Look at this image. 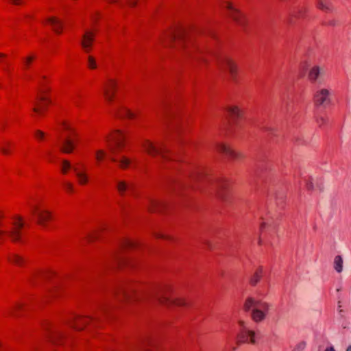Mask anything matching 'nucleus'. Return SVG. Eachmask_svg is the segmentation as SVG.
Returning <instances> with one entry per match:
<instances>
[{"instance_id":"c756f323","label":"nucleus","mask_w":351,"mask_h":351,"mask_svg":"<svg viewBox=\"0 0 351 351\" xmlns=\"http://www.w3.org/2000/svg\"><path fill=\"white\" fill-rule=\"evenodd\" d=\"M71 168V165L69 161L63 160L62 162V172L66 173L67 171Z\"/></svg>"},{"instance_id":"20e7f679","label":"nucleus","mask_w":351,"mask_h":351,"mask_svg":"<svg viewBox=\"0 0 351 351\" xmlns=\"http://www.w3.org/2000/svg\"><path fill=\"white\" fill-rule=\"evenodd\" d=\"M313 101L317 107H326L332 101V90L330 87H317L313 95Z\"/></svg>"},{"instance_id":"6e6d98bb","label":"nucleus","mask_w":351,"mask_h":351,"mask_svg":"<svg viewBox=\"0 0 351 351\" xmlns=\"http://www.w3.org/2000/svg\"><path fill=\"white\" fill-rule=\"evenodd\" d=\"M346 351H351V345H349L347 348H346Z\"/></svg>"},{"instance_id":"8fccbe9b","label":"nucleus","mask_w":351,"mask_h":351,"mask_svg":"<svg viewBox=\"0 0 351 351\" xmlns=\"http://www.w3.org/2000/svg\"><path fill=\"white\" fill-rule=\"evenodd\" d=\"M149 341H147L146 342H144L143 343V348L142 349L143 350V351H149V350L146 349L144 348V346H145V344H149Z\"/></svg>"},{"instance_id":"680f3d73","label":"nucleus","mask_w":351,"mask_h":351,"mask_svg":"<svg viewBox=\"0 0 351 351\" xmlns=\"http://www.w3.org/2000/svg\"><path fill=\"white\" fill-rule=\"evenodd\" d=\"M2 347V343L0 341V348Z\"/></svg>"},{"instance_id":"c85d7f7f","label":"nucleus","mask_w":351,"mask_h":351,"mask_svg":"<svg viewBox=\"0 0 351 351\" xmlns=\"http://www.w3.org/2000/svg\"><path fill=\"white\" fill-rule=\"evenodd\" d=\"M34 59H35V56L34 55H29V56H27L26 58H23L24 69H27Z\"/></svg>"},{"instance_id":"ea45409f","label":"nucleus","mask_w":351,"mask_h":351,"mask_svg":"<svg viewBox=\"0 0 351 351\" xmlns=\"http://www.w3.org/2000/svg\"><path fill=\"white\" fill-rule=\"evenodd\" d=\"M155 237L157 238L169 239L168 237H166L165 235L160 234V233H156L155 234Z\"/></svg>"},{"instance_id":"603ef678","label":"nucleus","mask_w":351,"mask_h":351,"mask_svg":"<svg viewBox=\"0 0 351 351\" xmlns=\"http://www.w3.org/2000/svg\"><path fill=\"white\" fill-rule=\"evenodd\" d=\"M304 347H305V343H301L298 346V348H300V349H303Z\"/></svg>"},{"instance_id":"72a5a7b5","label":"nucleus","mask_w":351,"mask_h":351,"mask_svg":"<svg viewBox=\"0 0 351 351\" xmlns=\"http://www.w3.org/2000/svg\"><path fill=\"white\" fill-rule=\"evenodd\" d=\"M64 187L65 189L69 191V192H72L73 190V184L70 182H65L64 184Z\"/></svg>"},{"instance_id":"aec40b11","label":"nucleus","mask_w":351,"mask_h":351,"mask_svg":"<svg viewBox=\"0 0 351 351\" xmlns=\"http://www.w3.org/2000/svg\"><path fill=\"white\" fill-rule=\"evenodd\" d=\"M49 23L52 25L53 30L56 33L61 32L62 23L61 22L55 17H51L48 19Z\"/></svg>"},{"instance_id":"f3484780","label":"nucleus","mask_w":351,"mask_h":351,"mask_svg":"<svg viewBox=\"0 0 351 351\" xmlns=\"http://www.w3.org/2000/svg\"><path fill=\"white\" fill-rule=\"evenodd\" d=\"M74 141L73 139L66 137L63 140L62 143L60 146V149L62 152L66 154H70L74 149Z\"/></svg>"},{"instance_id":"6ab92c4d","label":"nucleus","mask_w":351,"mask_h":351,"mask_svg":"<svg viewBox=\"0 0 351 351\" xmlns=\"http://www.w3.org/2000/svg\"><path fill=\"white\" fill-rule=\"evenodd\" d=\"M110 159L113 162H118L119 164L120 167L122 169H125L126 167H128V166L131 162V160L125 156H122L119 159L116 157L112 156Z\"/></svg>"},{"instance_id":"c9c22d12","label":"nucleus","mask_w":351,"mask_h":351,"mask_svg":"<svg viewBox=\"0 0 351 351\" xmlns=\"http://www.w3.org/2000/svg\"><path fill=\"white\" fill-rule=\"evenodd\" d=\"M35 135L38 139H43L45 136V133L40 130H36Z\"/></svg>"},{"instance_id":"bf43d9fd","label":"nucleus","mask_w":351,"mask_h":351,"mask_svg":"<svg viewBox=\"0 0 351 351\" xmlns=\"http://www.w3.org/2000/svg\"><path fill=\"white\" fill-rule=\"evenodd\" d=\"M106 306H102V307H101V310H102V311H106Z\"/></svg>"},{"instance_id":"f257e3e1","label":"nucleus","mask_w":351,"mask_h":351,"mask_svg":"<svg viewBox=\"0 0 351 351\" xmlns=\"http://www.w3.org/2000/svg\"><path fill=\"white\" fill-rule=\"evenodd\" d=\"M116 297L118 300H130L135 298L140 300L141 298H153L160 304L167 306L176 305L182 306L186 305V301L182 298H171L168 295V289L166 287H159L154 289L149 292L143 294L136 293L132 289L121 287L116 293Z\"/></svg>"},{"instance_id":"3c124183","label":"nucleus","mask_w":351,"mask_h":351,"mask_svg":"<svg viewBox=\"0 0 351 351\" xmlns=\"http://www.w3.org/2000/svg\"><path fill=\"white\" fill-rule=\"evenodd\" d=\"M325 351H335V350L334 349V348L332 346L331 347H329V348H327Z\"/></svg>"},{"instance_id":"052dcab7","label":"nucleus","mask_w":351,"mask_h":351,"mask_svg":"<svg viewBox=\"0 0 351 351\" xmlns=\"http://www.w3.org/2000/svg\"><path fill=\"white\" fill-rule=\"evenodd\" d=\"M106 141H107L108 142H110V137H109V136H107V137H106Z\"/></svg>"},{"instance_id":"39448f33","label":"nucleus","mask_w":351,"mask_h":351,"mask_svg":"<svg viewBox=\"0 0 351 351\" xmlns=\"http://www.w3.org/2000/svg\"><path fill=\"white\" fill-rule=\"evenodd\" d=\"M24 226L23 219L21 216L15 217V221L12 223V228L8 230H0V239L1 236L6 234L12 241H19L21 237V230Z\"/></svg>"},{"instance_id":"9b49d317","label":"nucleus","mask_w":351,"mask_h":351,"mask_svg":"<svg viewBox=\"0 0 351 351\" xmlns=\"http://www.w3.org/2000/svg\"><path fill=\"white\" fill-rule=\"evenodd\" d=\"M226 8L228 10L229 16L238 25H244L245 23V19L243 16L240 13V12L234 8L230 3H226Z\"/></svg>"},{"instance_id":"49530a36","label":"nucleus","mask_w":351,"mask_h":351,"mask_svg":"<svg viewBox=\"0 0 351 351\" xmlns=\"http://www.w3.org/2000/svg\"><path fill=\"white\" fill-rule=\"evenodd\" d=\"M95 238V236L94 234H88V235L87 236V239H88V241H92V240H93Z\"/></svg>"},{"instance_id":"de8ad7c7","label":"nucleus","mask_w":351,"mask_h":351,"mask_svg":"<svg viewBox=\"0 0 351 351\" xmlns=\"http://www.w3.org/2000/svg\"><path fill=\"white\" fill-rule=\"evenodd\" d=\"M10 1L12 2V3L16 4V5H19L22 3L21 0H10Z\"/></svg>"},{"instance_id":"393cba45","label":"nucleus","mask_w":351,"mask_h":351,"mask_svg":"<svg viewBox=\"0 0 351 351\" xmlns=\"http://www.w3.org/2000/svg\"><path fill=\"white\" fill-rule=\"evenodd\" d=\"M262 274V269L258 268L254 274L250 278V284L252 285H256L260 280Z\"/></svg>"},{"instance_id":"473e14b6","label":"nucleus","mask_w":351,"mask_h":351,"mask_svg":"<svg viewBox=\"0 0 351 351\" xmlns=\"http://www.w3.org/2000/svg\"><path fill=\"white\" fill-rule=\"evenodd\" d=\"M313 178H311V180L309 181H307L306 182V188L308 190H314L315 189V186H314V182H313Z\"/></svg>"},{"instance_id":"a18cd8bd","label":"nucleus","mask_w":351,"mask_h":351,"mask_svg":"<svg viewBox=\"0 0 351 351\" xmlns=\"http://www.w3.org/2000/svg\"><path fill=\"white\" fill-rule=\"evenodd\" d=\"M38 99L41 101H47L48 103H50L51 101L49 99H48L47 98L43 97V96H41V97H39Z\"/></svg>"},{"instance_id":"7ed1b4c3","label":"nucleus","mask_w":351,"mask_h":351,"mask_svg":"<svg viewBox=\"0 0 351 351\" xmlns=\"http://www.w3.org/2000/svg\"><path fill=\"white\" fill-rule=\"evenodd\" d=\"M243 309L245 311L250 312L254 322L259 323L266 318L270 309V305L266 302L248 297L244 302Z\"/></svg>"},{"instance_id":"58836bf2","label":"nucleus","mask_w":351,"mask_h":351,"mask_svg":"<svg viewBox=\"0 0 351 351\" xmlns=\"http://www.w3.org/2000/svg\"><path fill=\"white\" fill-rule=\"evenodd\" d=\"M239 325L241 326V327L242 328V329H241V332H243L244 330L247 329V328L245 327V322H244L243 321H241H241H239Z\"/></svg>"},{"instance_id":"1a4fd4ad","label":"nucleus","mask_w":351,"mask_h":351,"mask_svg":"<svg viewBox=\"0 0 351 351\" xmlns=\"http://www.w3.org/2000/svg\"><path fill=\"white\" fill-rule=\"evenodd\" d=\"M324 75V67L319 65H315L309 69L308 73V79L313 84H320L322 82V79Z\"/></svg>"},{"instance_id":"37998d69","label":"nucleus","mask_w":351,"mask_h":351,"mask_svg":"<svg viewBox=\"0 0 351 351\" xmlns=\"http://www.w3.org/2000/svg\"><path fill=\"white\" fill-rule=\"evenodd\" d=\"M78 97H80V96H77L76 98H73V102L77 106H80V101L78 99Z\"/></svg>"},{"instance_id":"f704fd0d","label":"nucleus","mask_w":351,"mask_h":351,"mask_svg":"<svg viewBox=\"0 0 351 351\" xmlns=\"http://www.w3.org/2000/svg\"><path fill=\"white\" fill-rule=\"evenodd\" d=\"M123 245L125 246V247H133L136 244L134 241H130V240H126L123 242Z\"/></svg>"},{"instance_id":"e433bc0d","label":"nucleus","mask_w":351,"mask_h":351,"mask_svg":"<svg viewBox=\"0 0 351 351\" xmlns=\"http://www.w3.org/2000/svg\"><path fill=\"white\" fill-rule=\"evenodd\" d=\"M0 151L2 152V154H3L5 155H8L10 152V149L5 147H0Z\"/></svg>"},{"instance_id":"ddd939ff","label":"nucleus","mask_w":351,"mask_h":351,"mask_svg":"<svg viewBox=\"0 0 351 351\" xmlns=\"http://www.w3.org/2000/svg\"><path fill=\"white\" fill-rule=\"evenodd\" d=\"M116 88L117 82L114 80L110 79L104 88V94L106 100L112 101Z\"/></svg>"},{"instance_id":"f03ea898","label":"nucleus","mask_w":351,"mask_h":351,"mask_svg":"<svg viewBox=\"0 0 351 351\" xmlns=\"http://www.w3.org/2000/svg\"><path fill=\"white\" fill-rule=\"evenodd\" d=\"M160 41L165 47H178L190 56L203 53V49L188 38L187 32L183 27L170 29L160 38Z\"/></svg>"},{"instance_id":"b1692460","label":"nucleus","mask_w":351,"mask_h":351,"mask_svg":"<svg viewBox=\"0 0 351 351\" xmlns=\"http://www.w3.org/2000/svg\"><path fill=\"white\" fill-rule=\"evenodd\" d=\"M8 258L11 263L19 266L22 265L24 262L23 258L18 254H12Z\"/></svg>"},{"instance_id":"864d4df0","label":"nucleus","mask_w":351,"mask_h":351,"mask_svg":"<svg viewBox=\"0 0 351 351\" xmlns=\"http://www.w3.org/2000/svg\"><path fill=\"white\" fill-rule=\"evenodd\" d=\"M5 56H6V55H5V54H4V53H0V59H1V58H5Z\"/></svg>"},{"instance_id":"cd10ccee","label":"nucleus","mask_w":351,"mask_h":351,"mask_svg":"<svg viewBox=\"0 0 351 351\" xmlns=\"http://www.w3.org/2000/svg\"><path fill=\"white\" fill-rule=\"evenodd\" d=\"M317 6L319 9L328 11L330 10V3L328 0H317Z\"/></svg>"},{"instance_id":"4be33fe9","label":"nucleus","mask_w":351,"mask_h":351,"mask_svg":"<svg viewBox=\"0 0 351 351\" xmlns=\"http://www.w3.org/2000/svg\"><path fill=\"white\" fill-rule=\"evenodd\" d=\"M228 112L230 117L233 120H236V119H239L241 115V112L240 110L237 106L230 107L228 109Z\"/></svg>"},{"instance_id":"09e8293b","label":"nucleus","mask_w":351,"mask_h":351,"mask_svg":"<svg viewBox=\"0 0 351 351\" xmlns=\"http://www.w3.org/2000/svg\"><path fill=\"white\" fill-rule=\"evenodd\" d=\"M33 110H34V112H36L40 113V112H41V111H42V108H38V107H34V108H33Z\"/></svg>"},{"instance_id":"0eeeda50","label":"nucleus","mask_w":351,"mask_h":351,"mask_svg":"<svg viewBox=\"0 0 351 351\" xmlns=\"http://www.w3.org/2000/svg\"><path fill=\"white\" fill-rule=\"evenodd\" d=\"M219 69L223 71L228 72L230 78L233 81H236L238 68L236 63L227 56L219 58L217 60Z\"/></svg>"},{"instance_id":"2f4dec72","label":"nucleus","mask_w":351,"mask_h":351,"mask_svg":"<svg viewBox=\"0 0 351 351\" xmlns=\"http://www.w3.org/2000/svg\"><path fill=\"white\" fill-rule=\"evenodd\" d=\"M106 156V152L102 149H99L95 152V158L97 161H101Z\"/></svg>"},{"instance_id":"a211bd4d","label":"nucleus","mask_w":351,"mask_h":351,"mask_svg":"<svg viewBox=\"0 0 351 351\" xmlns=\"http://www.w3.org/2000/svg\"><path fill=\"white\" fill-rule=\"evenodd\" d=\"M117 189L121 195H124L126 191L132 190V186L124 180L117 182Z\"/></svg>"},{"instance_id":"0e129e2a","label":"nucleus","mask_w":351,"mask_h":351,"mask_svg":"<svg viewBox=\"0 0 351 351\" xmlns=\"http://www.w3.org/2000/svg\"><path fill=\"white\" fill-rule=\"evenodd\" d=\"M41 77H42L43 79H45V76H41Z\"/></svg>"},{"instance_id":"412c9836","label":"nucleus","mask_w":351,"mask_h":351,"mask_svg":"<svg viewBox=\"0 0 351 351\" xmlns=\"http://www.w3.org/2000/svg\"><path fill=\"white\" fill-rule=\"evenodd\" d=\"M73 170L75 172L76 176L78 178V181L80 184H85L88 182V178L86 173L79 171L76 167H74Z\"/></svg>"},{"instance_id":"13d9d810","label":"nucleus","mask_w":351,"mask_h":351,"mask_svg":"<svg viewBox=\"0 0 351 351\" xmlns=\"http://www.w3.org/2000/svg\"><path fill=\"white\" fill-rule=\"evenodd\" d=\"M4 217V215L3 213H0V220Z\"/></svg>"},{"instance_id":"4c0bfd02","label":"nucleus","mask_w":351,"mask_h":351,"mask_svg":"<svg viewBox=\"0 0 351 351\" xmlns=\"http://www.w3.org/2000/svg\"><path fill=\"white\" fill-rule=\"evenodd\" d=\"M217 195H218V197H219L221 199H222V200H223V201H225V200H226V196H225V195H224L222 192H221L219 190L217 191Z\"/></svg>"},{"instance_id":"c03bdc74","label":"nucleus","mask_w":351,"mask_h":351,"mask_svg":"<svg viewBox=\"0 0 351 351\" xmlns=\"http://www.w3.org/2000/svg\"><path fill=\"white\" fill-rule=\"evenodd\" d=\"M202 173L199 172L197 173L195 176H193L194 179H200L202 178Z\"/></svg>"},{"instance_id":"5701e85b","label":"nucleus","mask_w":351,"mask_h":351,"mask_svg":"<svg viewBox=\"0 0 351 351\" xmlns=\"http://www.w3.org/2000/svg\"><path fill=\"white\" fill-rule=\"evenodd\" d=\"M334 268L337 272L340 273L343 270V258L341 256H336L334 259Z\"/></svg>"},{"instance_id":"7c9ffc66","label":"nucleus","mask_w":351,"mask_h":351,"mask_svg":"<svg viewBox=\"0 0 351 351\" xmlns=\"http://www.w3.org/2000/svg\"><path fill=\"white\" fill-rule=\"evenodd\" d=\"M88 66L91 69L97 68L95 59L93 56L88 57Z\"/></svg>"},{"instance_id":"423d86ee","label":"nucleus","mask_w":351,"mask_h":351,"mask_svg":"<svg viewBox=\"0 0 351 351\" xmlns=\"http://www.w3.org/2000/svg\"><path fill=\"white\" fill-rule=\"evenodd\" d=\"M143 147L147 154L152 156H158L164 160H169V158L168 156L169 149L166 147L164 143H160L156 146L151 141L146 140L145 141Z\"/></svg>"},{"instance_id":"5fc2aeb1","label":"nucleus","mask_w":351,"mask_h":351,"mask_svg":"<svg viewBox=\"0 0 351 351\" xmlns=\"http://www.w3.org/2000/svg\"><path fill=\"white\" fill-rule=\"evenodd\" d=\"M266 226V223H263L261 225V230H263Z\"/></svg>"},{"instance_id":"f8f14e48","label":"nucleus","mask_w":351,"mask_h":351,"mask_svg":"<svg viewBox=\"0 0 351 351\" xmlns=\"http://www.w3.org/2000/svg\"><path fill=\"white\" fill-rule=\"evenodd\" d=\"M256 337L254 331L245 329L238 335V343L250 342L254 344L256 343Z\"/></svg>"},{"instance_id":"4468645a","label":"nucleus","mask_w":351,"mask_h":351,"mask_svg":"<svg viewBox=\"0 0 351 351\" xmlns=\"http://www.w3.org/2000/svg\"><path fill=\"white\" fill-rule=\"evenodd\" d=\"M94 41V34L90 31H86L82 36L81 45L86 52H89L92 44Z\"/></svg>"},{"instance_id":"79ce46f5","label":"nucleus","mask_w":351,"mask_h":351,"mask_svg":"<svg viewBox=\"0 0 351 351\" xmlns=\"http://www.w3.org/2000/svg\"><path fill=\"white\" fill-rule=\"evenodd\" d=\"M317 121L319 124H323L325 123V119L323 117L317 118Z\"/></svg>"},{"instance_id":"2eb2a0df","label":"nucleus","mask_w":351,"mask_h":351,"mask_svg":"<svg viewBox=\"0 0 351 351\" xmlns=\"http://www.w3.org/2000/svg\"><path fill=\"white\" fill-rule=\"evenodd\" d=\"M217 149L219 152L224 154L228 156H230L233 158H238L240 157L241 154L237 153L233 149H232L230 147L223 145V144H219L217 146Z\"/></svg>"},{"instance_id":"6e6552de","label":"nucleus","mask_w":351,"mask_h":351,"mask_svg":"<svg viewBox=\"0 0 351 351\" xmlns=\"http://www.w3.org/2000/svg\"><path fill=\"white\" fill-rule=\"evenodd\" d=\"M125 134L121 130H116L112 136L111 140L114 145L109 144V149L113 155H116L123 147Z\"/></svg>"},{"instance_id":"dca6fc26","label":"nucleus","mask_w":351,"mask_h":351,"mask_svg":"<svg viewBox=\"0 0 351 351\" xmlns=\"http://www.w3.org/2000/svg\"><path fill=\"white\" fill-rule=\"evenodd\" d=\"M93 317H88V318H80V317H73V320L71 322V326L75 328V330H82L84 326L88 322V319L93 320Z\"/></svg>"},{"instance_id":"9d476101","label":"nucleus","mask_w":351,"mask_h":351,"mask_svg":"<svg viewBox=\"0 0 351 351\" xmlns=\"http://www.w3.org/2000/svg\"><path fill=\"white\" fill-rule=\"evenodd\" d=\"M32 213L36 217L38 224L45 227L47 222L51 219V213L47 210H41L36 206H32Z\"/></svg>"},{"instance_id":"bb28decb","label":"nucleus","mask_w":351,"mask_h":351,"mask_svg":"<svg viewBox=\"0 0 351 351\" xmlns=\"http://www.w3.org/2000/svg\"><path fill=\"white\" fill-rule=\"evenodd\" d=\"M119 116L121 117L133 119L135 117V114L128 108H123L119 113Z\"/></svg>"},{"instance_id":"4d7b16f0","label":"nucleus","mask_w":351,"mask_h":351,"mask_svg":"<svg viewBox=\"0 0 351 351\" xmlns=\"http://www.w3.org/2000/svg\"><path fill=\"white\" fill-rule=\"evenodd\" d=\"M64 128L65 130H69V128L68 125H66L65 123H64Z\"/></svg>"},{"instance_id":"e2e57ef3","label":"nucleus","mask_w":351,"mask_h":351,"mask_svg":"<svg viewBox=\"0 0 351 351\" xmlns=\"http://www.w3.org/2000/svg\"><path fill=\"white\" fill-rule=\"evenodd\" d=\"M258 243H259V244H261V239H259V241H258Z\"/></svg>"},{"instance_id":"a19ab883","label":"nucleus","mask_w":351,"mask_h":351,"mask_svg":"<svg viewBox=\"0 0 351 351\" xmlns=\"http://www.w3.org/2000/svg\"><path fill=\"white\" fill-rule=\"evenodd\" d=\"M128 3L130 6L133 7L135 6L136 4V0H128Z\"/></svg>"},{"instance_id":"a878e982","label":"nucleus","mask_w":351,"mask_h":351,"mask_svg":"<svg viewBox=\"0 0 351 351\" xmlns=\"http://www.w3.org/2000/svg\"><path fill=\"white\" fill-rule=\"evenodd\" d=\"M163 206L162 203L156 201L154 199H149L148 209L150 211H155L158 208Z\"/></svg>"}]
</instances>
